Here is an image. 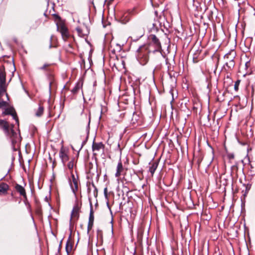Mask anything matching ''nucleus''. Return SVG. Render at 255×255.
<instances>
[{
    "mask_svg": "<svg viewBox=\"0 0 255 255\" xmlns=\"http://www.w3.org/2000/svg\"><path fill=\"white\" fill-rule=\"evenodd\" d=\"M43 112V108L41 107H39L36 113V116L37 117L41 116Z\"/></svg>",
    "mask_w": 255,
    "mask_h": 255,
    "instance_id": "nucleus-18",
    "label": "nucleus"
},
{
    "mask_svg": "<svg viewBox=\"0 0 255 255\" xmlns=\"http://www.w3.org/2000/svg\"><path fill=\"white\" fill-rule=\"evenodd\" d=\"M73 249V245L72 243L71 242L70 240H69L66 244V250L68 254H69L71 253Z\"/></svg>",
    "mask_w": 255,
    "mask_h": 255,
    "instance_id": "nucleus-13",
    "label": "nucleus"
},
{
    "mask_svg": "<svg viewBox=\"0 0 255 255\" xmlns=\"http://www.w3.org/2000/svg\"><path fill=\"white\" fill-rule=\"evenodd\" d=\"M129 20V17H128V13H125L123 15V16L121 18V20L124 23H126Z\"/></svg>",
    "mask_w": 255,
    "mask_h": 255,
    "instance_id": "nucleus-17",
    "label": "nucleus"
},
{
    "mask_svg": "<svg viewBox=\"0 0 255 255\" xmlns=\"http://www.w3.org/2000/svg\"><path fill=\"white\" fill-rule=\"evenodd\" d=\"M123 168L122 163L121 162H119L117 166V172L116 173V176L119 177L120 176L122 171H123Z\"/></svg>",
    "mask_w": 255,
    "mask_h": 255,
    "instance_id": "nucleus-14",
    "label": "nucleus"
},
{
    "mask_svg": "<svg viewBox=\"0 0 255 255\" xmlns=\"http://www.w3.org/2000/svg\"><path fill=\"white\" fill-rule=\"evenodd\" d=\"M104 193L106 196L107 195V188H105L104 189Z\"/></svg>",
    "mask_w": 255,
    "mask_h": 255,
    "instance_id": "nucleus-26",
    "label": "nucleus"
},
{
    "mask_svg": "<svg viewBox=\"0 0 255 255\" xmlns=\"http://www.w3.org/2000/svg\"><path fill=\"white\" fill-rule=\"evenodd\" d=\"M157 167V163L156 162H153L150 165V166L149 167V171L151 173L152 175H153V174L154 173Z\"/></svg>",
    "mask_w": 255,
    "mask_h": 255,
    "instance_id": "nucleus-15",
    "label": "nucleus"
},
{
    "mask_svg": "<svg viewBox=\"0 0 255 255\" xmlns=\"http://www.w3.org/2000/svg\"><path fill=\"white\" fill-rule=\"evenodd\" d=\"M58 29L64 39H67L69 37V34L68 31V29L64 24L60 25L58 26Z\"/></svg>",
    "mask_w": 255,
    "mask_h": 255,
    "instance_id": "nucleus-6",
    "label": "nucleus"
},
{
    "mask_svg": "<svg viewBox=\"0 0 255 255\" xmlns=\"http://www.w3.org/2000/svg\"><path fill=\"white\" fill-rule=\"evenodd\" d=\"M8 189L9 186L7 184L4 183L0 184V195H5Z\"/></svg>",
    "mask_w": 255,
    "mask_h": 255,
    "instance_id": "nucleus-10",
    "label": "nucleus"
},
{
    "mask_svg": "<svg viewBox=\"0 0 255 255\" xmlns=\"http://www.w3.org/2000/svg\"><path fill=\"white\" fill-rule=\"evenodd\" d=\"M13 127L12 125H9L7 122L0 120V128L5 131L11 138L12 144H14L18 141L19 135L14 131Z\"/></svg>",
    "mask_w": 255,
    "mask_h": 255,
    "instance_id": "nucleus-2",
    "label": "nucleus"
},
{
    "mask_svg": "<svg viewBox=\"0 0 255 255\" xmlns=\"http://www.w3.org/2000/svg\"><path fill=\"white\" fill-rule=\"evenodd\" d=\"M236 56V52L234 51H231L229 53H227L224 56V59L226 62V65L230 69L234 67L235 65L234 59Z\"/></svg>",
    "mask_w": 255,
    "mask_h": 255,
    "instance_id": "nucleus-3",
    "label": "nucleus"
},
{
    "mask_svg": "<svg viewBox=\"0 0 255 255\" xmlns=\"http://www.w3.org/2000/svg\"><path fill=\"white\" fill-rule=\"evenodd\" d=\"M48 65H47V64H45L44 65H43V66H42L41 69H45Z\"/></svg>",
    "mask_w": 255,
    "mask_h": 255,
    "instance_id": "nucleus-24",
    "label": "nucleus"
},
{
    "mask_svg": "<svg viewBox=\"0 0 255 255\" xmlns=\"http://www.w3.org/2000/svg\"><path fill=\"white\" fill-rule=\"evenodd\" d=\"M104 145L102 142H95L93 143L92 148L95 155L103 150Z\"/></svg>",
    "mask_w": 255,
    "mask_h": 255,
    "instance_id": "nucleus-5",
    "label": "nucleus"
},
{
    "mask_svg": "<svg viewBox=\"0 0 255 255\" xmlns=\"http://www.w3.org/2000/svg\"><path fill=\"white\" fill-rule=\"evenodd\" d=\"M71 185L74 192L78 189V183L74 178L73 179V182L71 183Z\"/></svg>",
    "mask_w": 255,
    "mask_h": 255,
    "instance_id": "nucleus-16",
    "label": "nucleus"
},
{
    "mask_svg": "<svg viewBox=\"0 0 255 255\" xmlns=\"http://www.w3.org/2000/svg\"><path fill=\"white\" fill-rule=\"evenodd\" d=\"M76 30L78 35L81 37H84L89 33V30L88 27L84 24L77 27Z\"/></svg>",
    "mask_w": 255,
    "mask_h": 255,
    "instance_id": "nucleus-4",
    "label": "nucleus"
},
{
    "mask_svg": "<svg viewBox=\"0 0 255 255\" xmlns=\"http://www.w3.org/2000/svg\"><path fill=\"white\" fill-rule=\"evenodd\" d=\"M74 166V162L73 161H70L68 164V167L70 169H73Z\"/></svg>",
    "mask_w": 255,
    "mask_h": 255,
    "instance_id": "nucleus-21",
    "label": "nucleus"
},
{
    "mask_svg": "<svg viewBox=\"0 0 255 255\" xmlns=\"http://www.w3.org/2000/svg\"><path fill=\"white\" fill-rule=\"evenodd\" d=\"M59 154L60 157L63 163H65L68 160L69 157L67 154V152L64 148L63 147L61 148Z\"/></svg>",
    "mask_w": 255,
    "mask_h": 255,
    "instance_id": "nucleus-8",
    "label": "nucleus"
},
{
    "mask_svg": "<svg viewBox=\"0 0 255 255\" xmlns=\"http://www.w3.org/2000/svg\"><path fill=\"white\" fill-rule=\"evenodd\" d=\"M15 189L17 192H18L20 195L25 196L26 195L25 191L23 187H22L21 185H19L18 184H17L15 186Z\"/></svg>",
    "mask_w": 255,
    "mask_h": 255,
    "instance_id": "nucleus-12",
    "label": "nucleus"
},
{
    "mask_svg": "<svg viewBox=\"0 0 255 255\" xmlns=\"http://www.w3.org/2000/svg\"><path fill=\"white\" fill-rule=\"evenodd\" d=\"M152 41L153 42L156 44L159 47H160V43L159 42V40L155 36H153V38H152Z\"/></svg>",
    "mask_w": 255,
    "mask_h": 255,
    "instance_id": "nucleus-19",
    "label": "nucleus"
},
{
    "mask_svg": "<svg viewBox=\"0 0 255 255\" xmlns=\"http://www.w3.org/2000/svg\"><path fill=\"white\" fill-rule=\"evenodd\" d=\"M8 95L6 93L5 73L4 67L0 66V108L8 105Z\"/></svg>",
    "mask_w": 255,
    "mask_h": 255,
    "instance_id": "nucleus-1",
    "label": "nucleus"
},
{
    "mask_svg": "<svg viewBox=\"0 0 255 255\" xmlns=\"http://www.w3.org/2000/svg\"><path fill=\"white\" fill-rule=\"evenodd\" d=\"M79 216V208L77 206H75L73 208L71 215V219L74 221L76 220Z\"/></svg>",
    "mask_w": 255,
    "mask_h": 255,
    "instance_id": "nucleus-9",
    "label": "nucleus"
},
{
    "mask_svg": "<svg viewBox=\"0 0 255 255\" xmlns=\"http://www.w3.org/2000/svg\"><path fill=\"white\" fill-rule=\"evenodd\" d=\"M94 215L92 211H91L88 226V231H89L92 228L94 223Z\"/></svg>",
    "mask_w": 255,
    "mask_h": 255,
    "instance_id": "nucleus-11",
    "label": "nucleus"
},
{
    "mask_svg": "<svg viewBox=\"0 0 255 255\" xmlns=\"http://www.w3.org/2000/svg\"><path fill=\"white\" fill-rule=\"evenodd\" d=\"M3 114L4 115H11L13 119L15 120L16 122L18 123V118L13 108H10L6 109L3 113Z\"/></svg>",
    "mask_w": 255,
    "mask_h": 255,
    "instance_id": "nucleus-7",
    "label": "nucleus"
},
{
    "mask_svg": "<svg viewBox=\"0 0 255 255\" xmlns=\"http://www.w3.org/2000/svg\"><path fill=\"white\" fill-rule=\"evenodd\" d=\"M250 188H251V186L249 185H248L246 187L247 191H248L250 190Z\"/></svg>",
    "mask_w": 255,
    "mask_h": 255,
    "instance_id": "nucleus-25",
    "label": "nucleus"
},
{
    "mask_svg": "<svg viewBox=\"0 0 255 255\" xmlns=\"http://www.w3.org/2000/svg\"><path fill=\"white\" fill-rule=\"evenodd\" d=\"M239 84H240V81H237L235 83V85H234V88H235V89L236 91H237L238 90Z\"/></svg>",
    "mask_w": 255,
    "mask_h": 255,
    "instance_id": "nucleus-22",
    "label": "nucleus"
},
{
    "mask_svg": "<svg viewBox=\"0 0 255 255\" xmlns=\"http://www.w3.org/2000/svg\"><path fill=\"white\" fill-rule=\"evenodd\" d=\"M81 87V85H80V83H78L77 84V85L75 87V88L72 90V92L73 93H76L78 91V90L80 89Z\"/></svg>",
    "mask_w": 255,
    "mask_h": 255,
    "instance_id": "nucleus-20",
    "label": "nucleus"
},
{
    "mask_svg": "<svg viewBox=\"0 0 255 255\" xmlns=\"http://www.w3.org/2000/svg\"><path fill=\"white\" fill-rule=\"evenodd\" d=\"M148 61V58L146 57H145V58L143 59V61H141L140 62L142 63V64L144 65Z\"/></svg>",
    "mask_w": 255,
    "mask_h": 255,
    "instance_id": "nucleus-23",
    "label": "nucleus"
}]
</instances>
